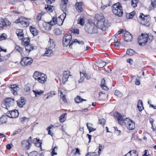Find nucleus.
Here are the masks:
<instances>
[{"mask_svg":"<svg viewBox=\"0 0 156 156\" xmlns=\"http://www.w3.org/2000/svg\"><path fill=\"white\" fill-rule=\"evenodd\" d=\"M114 115L117 118L119 123L122 124L124 122L126 127L129 129L133 130L135 128V123L132 120L128 119L123 120L122 116L117 112H115Z\"/></svg>","mask_w":156,"mask_h":156,"instance_id":"obj_1","label":"nucleus"},{"mask_svg":"<svg viewBox=\"0 0 156 156\" xmlns=\"http://www.w3.org/2000/svg\"><path fill=\"white\" fill-rule=\"evenodd\" d=\"M72 39V36L71 34H66L63 38V44L64 46H67L69 45V47L71 48V45H74L76 43H78L79 44L83 45L84 44V42L82 41H80L76 39H74L73 41H72L71 42Z\"/></svg>","mask_w":156,"mask_h":156,"instance_id":"obj_2","label":"nucleus"},{"mask_svg":"<svg viewBox=\"0 0 156 156\" xmlns=\"http://www.w3.org/2000/svg\"><path fill=\"white\" fill-rule=\"evenodd\" d=\"M153 36L151 34H142L138 38V41L140 45H144L147 42H151L153 39Z\"/></svg>","mask_w":156,"mask_h":156,"instance_id":"obj_3","label":"nucleus"},{"mask_svg":"<svg viewBox=\"0 0 156 156\" xmlns=\"http://www.w3.org/2000/svg\"><path fill=\"white\" fill-rule=\"evenodd\" d=\"M33 77L36 81L40 83H44L47 80V76L44 74L38 71H35L34 73Z\"/></svg>","mask_w":156,"mask_h":156,"instance_id":"obj_4","label":"nucleus"},{"mask_svg":"<svg viewBox=\"0 0 156 156\" xmlns=\"http://www.w3.org/2000/svg\"><path fill=\"white\" fill-rule=\"evenodd\" d=\"M112 10L113 13L118 16H121L123 13V11L122 7L119 2L114 4L112 7Z\"/></svg>","mask_w":156,"mask_h":156,"instance_id":"obj_5","label":"nucleus"},{"mask_svg":"<svg viewBox=\"0 0 156 156\" xmlns=\"http://www.w3.org/2000/svg\"><path fill=\"white\" fill-rule=\"evenodd\" d=\"M85 28L86 32L90 34L96 33L98 32L97 28L94 23L87 24Z\"/></svg>","mask_w":156,"mask_h":156,"instance_id":"obj_6","label":"nucleus"},{"mask_svg":"<svg viewBox=\"0 0 156 156\" xmlns=\"http://www.w3.org/2000/svg\"><path fill=\"white\" fill-rule=\"evenodd\" d=\"M139 20L143 25L148 26L150 25V18L149 16H144L143 13L139 16Z\"/></svg>","mask_w":156,"mask_h":156,"instance_id":"obj_7","label":"nucleus"},{"mask_svg":"<svg viewBox=\"0 0 156 156\" xmlns=\"http://www.w3.org/2000/svg\"><path fill=\"white\" fill-rule=\"evenodd\" d=\"M16 23H20L23 27H27L29 25V20L23 16H21L16 20Z\"/></svg>","mask_w":156,"mask_h":156,"instance_id":"obj_8","label":"nucleus"},{"mask_svg":"<svg viewBox=\"0 0 156 156\" xmlns=\"http://www.w3.org/2000/svg\"><path fill=\"white\" fill-rule=\"evenodd\" d=\"M14 104V99L11 98H6L4 100L3 107L8 109L9 108L13 106Z\"/></svg>","mask_w":156,"mask_h":156,"instance_id":"obj_9","label":"nucleus"},{"mask_svg":"<svg viewBox=\"0 0 156 156\" xmlns=\"http://www.w3.org/2000/svg\"><path fill=\"white\" fill-rule=\"evenodd\" d=\"M11 24V22L7 18L0 17V28H3L4 27H6L10 26Z\"/></svg>","mask_w":156,"mask_h":156,"instance_id":"obj_10","label":"nucleus"},{"mask_svg":"<svg viewBox=\"0 0 156 156\" xmlns=\"http://www.w3.org/2000/svg\"><path fill=\"white\" fill-rule=\"evenodd\" d=\"M61 16L57 18L54 17L52 20L50 22V24L51 25H53L57 24L59 26L62 25L63 24V20L61 18Z\"/></svg>","mask_w":156,"mask_h":156,"instance_id":"obj_11","label":"nucleus"},{"mask_svg":"<svg viewBox=\"0 0 156 156\" xmlns=\"http://www.w3.org/2000/svg\"><path fill=\"white\" fill-rule=\"evenodd\" d=\"M33 60L28 57H23L20 62V64L23 66L30 65L33 62Z\"/></svg>","mask_w":156,"mask_h":156,"instance_id":"obj_12","label":"nucleus"},{"mask_svg":"<svg viewBox=\"0 0 156 156\" xmlns=\"http://www.w3.org/2000/svg\"><path fill=\"white\" fill-rule=\"evenodd\" d=\"M31 137L30 136L27 140L23 141L21 143L22 147H25L27 150L29 149L31 145Z\"/></svg>","mask_w":156,"mask_h":156,"instance_id":"obj_13","label":"nucleus"},{"mask_svg":"<svg viewBox=\"0 0 156 156\" xmlns=\"http://www.w3.org/2000/svg\"><path fill=\"white\" fill-rule=\"evenodd\" d=\"M9 113H7L8 116L10 118H15L17 117L19 115V112L17 110L9 111Z\"/></svg>","mask_w":156,"mask_h":156,"instance_id":"obj_14","label":"nucleus"},{"mask_svg":"<svg viewBox=\"0 0 156 156\" xmlns=\"http://www.w3.org/2000/svg\"><path fill=\"white\" fill-rule=\"evenodd\" d=\"M105 20L98 21L97 23V26L98 27L101 29L103 31H104L106 29V27L105 26L104 22Z\"/></svg>","mask_w":156,"mask_h":156,"instance_id":"obj_15","label":"nucleus"},{"mask_svg":"<svg viewBox=\"0 0 156 156\" xmlns=\"http://www.w3.org/2000/svg\"><path fill=\"white\" fill-rule=\"evenodd\" d=\"M69 76L70 75L69 71H65L63 72L62 78V82L63 83H65L67 81Z\"/></svg>","mask_w":156,"mask_h":156,"instance_id":"obj_16","label":"nucleus"},{"mask_svg":"<svg viewBox=\"0 0 156 156\" xmlns=\"http://www.w3.org/2000/svg\"><path fill=\"white\" fill-rule=\"evenodd\" d=\"M9 87L11 88V90L14 95L17 94V91L19 90V87L16 85H10Z\"/></svg>","mask_w":156,"mask_h":156,"instance_id":"obj_17","label":"nucleus"},{"mask_svg":"<svg viewBox=\"0 0 156 156\" xmlns=\"http://www.w3.org/2000/svg\"><path fill=\"white\" fill-rule=\"evenodd\" d=\"M82 3V2H76L75 5V8L79 12H81L83 11Z\"/></svg>","mask_w":156,"mask_h":156,"instance_id":"obj_18","label":"nucleus"},{"mask_svg":"<svg viewBox=\"0 0 156 156\" xmlns=\"http://www.w3.org/2000/svg\"><path fill=\"white\" fill-rule=\"evenodd\" d=\"M132 36L131 34L128 32H126L125 33L124 40L127 42L130 41L132 40Z\"/></svg>","mask_w":156,"mask_h":156,"instance_id":"obj_19","label":"nucleus"},{"mask_svg":"<svg viewBox=\"0 0 156 156\" xmlns=\"http://www.w3.org/2000/svg\"><path fill=\"white\" fill-rule=\"evenodd\" d=\"M55 46V44L54 41L53 40L50 39L47 47L53 49Z\"/></svg>","mask_w":156,"mask_h":156,"instance_id":"obj_20","label":"nucleus"},{"mask_svg":"<svg viewBox=\"0 0 156 156\" xmlns=\"http://www.w3.org/2000/svg\"><path fill=\"white\" fill-rule=\"evenodd\" d=\"M36 48V47L30 44H27L25 45V49L27 52H29L31 50H34Z\"/></svg>","mask_w":156,"mask_h":156,"instance_id":"obj_21","label":"nucleus"},{"mask_svg":"<svg viewBox=\"0 0 156 156\" xmlns=\"http://www.w3.org/2000/svg\"><path fill=\"white\" fill-rule=\"evenodd\" d=\"M17 103L18 106L20 108H22L25 104L24 99L22 98H21L17 101Z\"/></svg>","mask_w":156,"mask_h":156,"instance_id":"obj_22","label":"nucleus"},{"mask_svg":"<svg viewBox=\"0 0 156 156\" xmlns=\"http://www.w3.org/2000/svg\"><path fill=\"white\" fill-rule=\"evenodd\" d=\"M136 155L138 156L136 151L135 150H133L130 151L124 156H136Z\"/></svg>","mask_w":156,"mask_h":156,"instance_id":"obj_23","label":"nucleus"},{"mask_svg":"<svg viewBox=\"0 0 156 156\" xmlns=\"http://www.w3.org/2000/svg\"><path fill=\"white\" fill-rule=\"evenodd\" d=\"M137 107L140 112H141L144 109V108L143 106V102L142 100H138Z\"/></svg>","mask_w":156,"mask_h":156,"instance_id":"obj_24","label":"nucleus"},{"mask_svg":"<svg viewBox=\"0 0 156 156\" xmlns=\"http://www.w3.org/2000/svg\"><path fill=\"white\" fill-rule=\"evenodd\" d=\"M33 91L35 97H37L39 95H41L44 92V91L41 90L37 89L33 90Z\"/></svg>","mask_w":156,"mask_h":156,"instance_id":"obj_25","label":"nucleus"},{"mask_svg":"<svg viewBox=\"0 0 156 156\" xmlns=\"http://www.w3.org/2000/svg\"><path fill=\"white\" fill-rule=\"evenodd\" d=\"M95 18L98 21L101 20H105V18L102 14H96L95 16Z\"/></svg>","mask_w":156,"mask_h":156,"instance_id":"obj_26","label":"nucleus"},{"mask_svg":"<svg viewBox=\"0 0 156 156\" xmlns=\"http://www.w3.org/2000/svg\"><path fill=\"white\" fill-rule=\"evenodd\" d=\"M156 6V0H151V4L149 6V9L150 10L153 9Z\"/></svg>","mask_w":156,"mask_h":156,"instance_id":"obj_27","label":"nucleus"},{"mask_svg":"<svg viewBox=\"0 0 156 156\" xmlns=\"http://www.w3.org/2000/svg\"><path fill=\"white\" fill-rule=\"evenodd\" d=\"M52 50V49L46 47V51L44 54V55L47 56H50L52 53L53 51Z\"/></svg>","mask_w":156,"mask_h":156,"instance_id":"obj_28","label":"nucleus"},{"mask_svg":"<svg viewBox=\"0 0 156 156\" xmlns=\"http://www.w3.org/2000/svg\"><path fill=\"white\" fill-rule=\"evenodd\" d=\"M105 81L104 79H102L101 81V83L100 85L101 87V88L104 90H108V88L106 87V85H105Z\"/></svg>","mask_w":156,"mask_h":156,"instance_id":"obj_29","label":"nucleus"},{"mask_svg":"<svg viewBox=\"0 0 156 156\" xmlns=\"http://www.w3.org/2000/svg\"><path fill=\"white\" fill-rule=\"evenodd\" d=\"M80 79L79 80V83H80L82 82L84 79V77L86 76V73L85 72H80Z\"/></svg>","mask_w":156,"mask_h":156,"instance_id":"obj_30","label":"nucleus"},{"mask_svg":"<svg viewBox=\"0 0 156 156\" xmlns=\"http://www.w3.org/2000/svg\"><path fill=\"white\" fill-rule=\"evenodd\" d=\"M106 62H104L102 61H99L98 63L97 66L100 68H102L103 67L106 65Z\"/></svg>","mask_w":156,"mask_h":156,"instance_id":"obj_31","label":"nucleus"},{"mask_svg":"<svg viewBox=\"0 0 156 156\" xmlns=\"http://www.w3.org/2000/svg\"><path fill=\"white\" fill-rule=\"evenodd\" d=\"M7 120L6 117L5 116H3L0 118V125L2 124L7 122Z\"/></svg>","mask_w":156,"mask_h":156,"instance_id":"obj_32","label":"nucleus"},{"mask_svg":"<svg viewBox=\"0 0 156 156\" xmlns=\"http://www.w3.org/2000/svg\"><path fill=\"white\" fill-rule=\"evenodd\" d=\"M76 102L79 103L83 101H86V100L81 98L80 96H77L75 99Z\"/></svg>","mask_w":156,"mask_h":156,"instance_id":"obj_33","label":"nucleus"},{"mask_svg":"<svg viewBox=\"0 0 156 156\" xmlns=\"http://www.w3.org/2000/svg\"><path fill=\"white\" fill-rule=\"evenodd\" d=\"M66 114L65 113L64 114L61 115L59 117V120L61 122H64L66 119Z\"/></svg>","mask_w":156,"mask_h":156,"instance_id":"obj_34","label":"nucleus"},{"mask_svg":"<svg viewBox=\"0 0 156 156\" xmlns=\"http://www.w3.org/2000/svg\"><path fill=\"white\" fill-rule=\"evenodd\" d=\"M30 30V32L34 36H36L38 32L36 28L31 27Z\"/></svg>","mask_w":156,"mask_h":156,"instance_id":"obj_35","label":"nucleus"},{"mask_svg":"<svg viewBox=\"0 0 156 156\" xmlns=\"http://www.w3.org/2000/svg\"><path fill=\"white\" fill-rule=\"evenodd\" d=\"M135 12H133L130 13H127L126 14V18L127 19L132 18L135 14Z\"/></svg>","mask_w":156,"mask_h":156,"instance_id":"obj_36","label":"nucleus"},{"mask_svg":"<svg viewBox=\"0 0 156 156\" xmlns=\"http://www.w3.org/2000/svg\"><path fill=\"white\" fill-rule=\"evenodd\" d=\"M45 9L50 12H52L53 11V6L50 5H46L45 7Z\"/></svg>","mask_w":156,"mask_h":156,"instance_id":"obj_37","label":"nucleus"},{"mask_svg":"<svg viewBox=\"0 0 156 156\" xmlns=\"http://www.w3.org/2000/svg\"><path fill=\"white\" fill-rule=\"evenodd\" d=\"M50 25H51L50 24V22L48 23L45 22L43 23V26L46 30L50 29Z\"/></svg>","mask_w":156,"mask_h":156,"instance_id":"obj_38","label":"nucleus"},{"mask_svg":"<svg viewBox=\"0 0 156 156\" xmlns=\"http://www.w3.org/2000/svg\"><path fill=\"white\" fill-rule=\"evenodd\" d=\"M135 52L132 49H128L126 52V53L127 54L131 56L133 55H134Z\"/></svg>","mask_w":156,"mask_h":156,"instance_id":"obj_39","label":"nucleus"},{"mask_svg":"<svg viewBox=\"0 0 156 156\" xmlns=\"http://www.w3.org/2000/svg\"><path fill=\"white\" fill-rule=\"evenodd\" d=\"M22 40L23 43L26 45L28 44L30 42L29 38L28 37L23 38Z\"/></svg>","mask_w":156,"mask_h":156,"instance_id":"obj_40","label":"nucleus"},{"mask_svg":"<svg viewBox=\"0 0 156 156\" xmlns=\"http://www.w3.org/2000/svg\"><path fill=\"white\" fill-rule=\"evenodd\" d=\"M7 37V34L5 33H3L0 36V41H2L6 39Z\"/></svg>","mask_w":156,"mask_h":156,"instance_id":"obj_41","label":"nucleus"},{"mask_svg":"<svg viewBox=\"0 0 156 156\" xmlns=\"http://www.w3.org/2000/svg\"><path fill=\"white\" fill-rule=\"evenodd\" d=\"M138 0H132L131 1V3L132 6L135 8L137 5V3L138 2Z\"/></svg>","mask_w":156,"mask_h":156,"instance_id":"obj_42","label":"nucleus"},{"mask_svg":"<svg viewBox=\"0 0 156 156\" xmlns=\"http://www.w3.org/2000/svg\"><path fill=\"white\" fill-rule=\"evenodd\" d=\"M59 93L60 94L61 97L62 98L63 101L65 102H66L67 100L66 99L65 95L63 94L62 91H60Z\"/></svg>","mask_w":156,"mask_h":156,"instance_id":"obj_43","label":"nucleus"},{"mask_svg":"<svg viewBox=\"0 0 156 156\" xmlns=\"http://www.w3.org/2000/svg\"><path fill=\"white\" fill-rule=\"evenodd\" d=\"M115 94L119 97H121L122 96V94L118 90H116L115 91Z\"/></svg>","mask_w":156,"mask_h":156,"instance_id":"obj_44","label":"nucleus"},{"mask_svg":"<svg viewBox=\"0 0 156 156\" xmlns=\"http://www.w3.org/2000/svg\"><path fill=\"white\" fill-rule=\"evenodd\" d=\"M78 24H79L82 26H83L84 24V20L83 18L79 19L77 21Z\"/></svg>","mask_w":156,"mask_h":156,"instance_id":"obj_45","label":"nucleus"},{"mask_svg":"<svg viewBox=\"0 0 156 156\" xmlns=\"http://www.w3.org/2000/svg\"><path fill=\"white\" fill-rule=\"evenodd\" d=\"M30 156H40V154L36 151L32 152L29 154Z\"/></svg>","mask_w":156,"mask_h":156,"instance_id":"obj_46","label":"nucleus"},{"mask_svg":"<svg viewBox=\"0 0 156 156\" xmlns=\"http://www.w3.org/2000/svg\"><path fill=\"white\" fill-rule=\"evenodd\" d=\"M67 7V4L61 3L60 5V8H61L62 10H64L66 9Z\"/></svg>","mask_w":156,"mask_h":156,"instance_id":"obj_47","label":"nucleus"},{"mask_svg":"<svg viewBox=\"0 0 156 156\" xmlns=\"http://www.w3.org/2000/svg\"><path fill=\"white\" fill-rule=\"evenodd\" d=\"M105 120L103 119H101L99 120V123L102 126H104L105 125Z\"/></svg>","mask_w":156,"mask_h":156,"instance_id":"obj_48","label":"nucleus"},{"mask_svg":"<svg viewBox=\"0 0 156 156\" xmlns=\"http://www.w3.org/2000/svg\"><path fill=\"white\" fill-rule=\"evenodd\" d=\"M17 36H18V37L19 38L20 40H22L23 38H24V36H23V33H18L17 34Z\"/></svg>","mask_w":156,"mask_h":156,"instance_id":"obj_49","label":"nucleus"},{"mask_svg":"<svg viewBox=\"0 0 156 156\" xmlns=\"http://www.w3.org/2000/svg\"><path fill=\"white\" fill-rule=\"evenodd\" d=\"M87 126L88 129L89 130V132L90 133L92 131H94L95 130V129H94L91 126L88 125V123L87 124Z\"/></svg>","mask_w":156,"mask_h":156,"instance_id":"obj_50","label":"nucleus"},{"mask_svg":"<svg viewBox=\"0 0 156 156\" xmlns=\"http://www.w3.org/2000/svg\"><path fill=\"white\" fill-rule=\"evenodd\" d=\"M104 148V147L101 145L100 144H99V146L98 147V154H96V155L99 156L100 154V153L101 151V149Z\"/></svg>","mask_w":156,"mask_h":156,"instance_id":"obj_51","label":"nucleus"},{"mask_svg":"<svg viewBox=\"0 0 156 156\" xmlns=\"http://www.w3.org/2000/svg\"><path fill=\"white\" fill-rule=\"evenodd\" d=\"M95 152H93L92 153L89 152L88 153L86 156H96V154Z\"/></svg>","mask_w":156,"mask_h":156,"instance_id":"obj_52","label":"nucleus"},{"mask_svg":"<svg viewBox=\"0 0 156 156\" xmlns=\"http://www.w3.org/2000/svg\"><path fill=\"white\" fill-rule=\"evenodd\" d=\"M28 118L26 117H23L20 119V121L21 122H23L28 120Z\"/></svg>","mask_w":156,"mask_h":156,"instance_id":"obj_53","label":"nucleus"},{"mask_svg":"<svg viewBox=\"0 0 156 156\" xmlns=\"http://www.w3.org/2000/svg\"><path fill=\"white\" fill-rule=\"evenodd\" d=\"M58 149V147L56 146L54 147V148L52 149L51 154L52 156H53L54 155H56L57 153L55 152V150H57Z\"/></svg>","mask_w":156,"mask_h":156,"instance_id":"obj_54","label":"nucleus"},{"mask_svg":"<svg viewBox=\"0 0 156 156\" xmlns=\"http://www.w3.org/2000/svg\"><path fill=\"white\" fill-rule=\"evenodd\" d=\"M36 140L37 143H35V145L37 147H39L41 145V143L40 142V140H38L37 139H35Z\"/></svg>","mask_w":156,"mask_h":156,"instance_id":"obj_55","label":"nucleus"},{"mask_svg":"<svg viewBox=\"0 0 156 156\" xmlns=\"http://www.w3.org/2000/svg\"><path fill=\"white\" fill-rule=\"evenodd\" d=\"M43 14V13L42 12L39 13L37 17V20L38 21L40 20L41 19L42 16Z\"/></svg>","mask_w":156,"mask_h":156,"instance_id":"obj_56","label":"nucleus"},{"mask_svg":"<svg viewBox=\"0 0 156 156\" xmlns=\"http://www.w3.org/2000/svg\"><path fill=\"white\" fill-rule=\"evenodd\" d=\"M110 5L109 4H107L105 5L101 6V10L102 11H103L106 8Z\"/></svg>","mask_w":156,"mask_h":156,"instance_id":"obj_57","label":"nucleus"},{"mask_svg":"<svg viewBox=\"0 0 156 156\" xmlns=\"http://www.w3.org/2000/svg\"><path fill=\"white\" fill-rule=\"evenodd\" d=\"M9 3L12 5H14L16 3V0H9Z\"/></svg>","mask_w":156,"mask_h":156,"instance_id":"obj_58","label":"nucleus"},{"mask_svg":"<svg viewBox=\"0 0 156 156\" xmlns=\"http://www.w3.org/2000/svg\"><path fill=\"white\" fill-rule=\"evenodd\" d=\"M16 49L20 53L21 55L22 56V53H21L22 49L19 46H16Z\"/></svg>","mask_w":156,"mask_h":156,"instance_id":"obj_59","label":"nucleus"},{"mask_svg":"<svg viewBox=\"0 0 156 156\" xmlns=\"http://www.w3.org/2000/svg\"><path fill=\"white\" fill-rule=\"evenodd\" d=\"M12 146L13 145L12 144H8L6 145V147L7 149L10 150Z\"/></svg>","mask_w":156,"mask_h":156,"instance_id":"obj_60","label":"nucleus"},{"mask_svg":"<svg viewBox=\"0 0 156 156\" xmlns=\"http://www.w3.org/2000/svg\"><path fill=\"white\" fill-rule=\"evenodd\" d=\"M30 90V88L29 87H28L27 86H25V88H24V90L27 92L29 91Z\"/></svg>","mask_w":156,"mask_h":156,"instance_id":"obj_61","label":"nucleus"},{"mask_svg":"<svg viewBox=\"0 0 156 156\" xmlns=\"http://www.w3.org/2000/svg\"><path fill=\"white\" fill-rule=\"evenodd\" d=\"M149 121L150 123H151L152 125V128L153 127V124L154 120L152 118H151L149 119Z\"/></svg>","mask_w":156,"mask_h":156,"instance_id":"obj_62","label":"nucleus"},{"mask_svg":"<svg viewBox=\"0 0 156 156\" xmlns=\"http://www.w3.org/2000/svg\"><path fill=\"white\" fill-rule=\"evenodd\" d=\"M127 62L130 64V65H132V62H133V60L131 58L128 59L127 60Z\"/></svg>","mask_w":156,"mask_h":156,"instance_id":"obj_63","label":"nucleus"},{"mask_svg":"<svg viewBox=\"0 0 156 156\" xmlns=\"http://www.w3.org/2000/svg\"><path fill=\"white\" fill-rule=\"evenodd\" d=\"M55 0H46L48 4H51L54 2Z\"/></svg>","mask_w":156,"mask_h":156,"instance_id":"obj_64","label":"nucleus"}]
</instances>
